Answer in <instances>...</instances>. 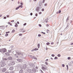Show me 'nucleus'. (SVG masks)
<instances>
[{
	"mask_svg": "<svg viewBox=\"0 0 73 73\" xmlns=\"http://www.w3.org/2000/svg\"><path fill=\"white\" fill-rule=\"evenodd\" d=\"M51 56H52V57H54V55L52 54L51 55Z\"/></svg>",
	"mask_w": 73,
	"mask_h": 73,
	"instance_id": "3c124183",
	"label": "nucleus"
},
{
	"mask_svg": "<svg viewBox=\"0 0 73 73\" xmlns=\"http://www.w3.org/2000/svg\"><path fill=\"white\" fill-rule=\"evenodd\" d=\"M9 69L10 70H13L14 69V67L13 66L11 67H10Z\"/></svg>",
	"mask_w": 73,
	"mask_h": 73,
	"instance_id": "4468645a",
	"label": "nucleus"
},
{
	"mask_svg": "<svg viewBox=\"0 0 73 73\" xmlns=\"http://www.w3.org/2000/svg\"><path fill=\"white\" fill-rule=\"evenodd\" d=\"M7 70V69L5 68H3L2 69V72H5Z\"/></svg>",
	"mask_w": 73,
	"mask_h": 73,
	"instance_id": "9d476101",
	"label": "nucleus"
},
{
	"mask_svg": "<svg viewBox=\"0 0 73 73\" xmlns=\"http://www.w3.org/2000/svg\"><path fill=\"white\" fill-rule=\"evenodd\" d=\"M33 71V73H36V72H37V70L35 68H33L32 69Z\"/></svg>",
	"mask_w": 73,
	"mask_h": 73,
	"instance_id": "423d86ee",
	"label": "nucleus"
},
{
	"mask_svg": "<svg viewBox=\"0 0 73 73\" xmlns=\"http://www.w3.org/2000/svg\"><path fill=\"white\" fill-rule=\"evenodd\" d=\"M58 12L59 13H61V10H59Z\"/></svg>",
	"mask_w": 73,
	"mask_h": 73,
	"instance_id": "a19ab883",
	"label": "nucleus"
},
{
	"mask_svg": "<svg viewBox=\"0 0 73 73\" xmlns=\"http://www.w3.org/2000/svg\"><path fill=\"white\" fill-rule=\"evenodd\" d=\"M49 44H50V43L49 42H48L46 43V44L47 45H49Z\"/></svg>",
	"mask_w": 73,
	"mask_h": 73,
	"instance_id": "bb28decb",
	"label": "nucleus"
},
{
	"mask_svg": "<svg viewBox=\"0 0 73 73\" xmlns=\"http://www.w3.org/2000/svg\"><path fill=\"white\" fill-rule=\"evenodd\" d=\"M17 66L18 70H20V69H23L24 70H27L28 69H29L30 68L26 64L23 65V66L20 64H18Z\"/></svg>",
	"mask_w": 73,
	"mask_h": 73,
	"instance_id": "f257e3e1",
	"label": "nucleus"
},
{
	"mask_svg": "<svg viewBox=\"0 0 73 73\" xmlns=\"http://www.w3.org/2000/svg\"><path fill=\"white\" fill-rule=\"evenodd\" d=\"M33 15V13H30V15H31V16H32V15Z\"/></svg>",
	"mask_w": 73,
	"mask_h": 73,
	"instance_id": "680f3d73",
	"label": "nucleus"
},
{
	"mask_svg": "<svg viewBox=\"0 0 73 73\" xmlns=\"http://www.w3.org/2000/svg\"><path fill=\"white\" fill-rule=\"evenodd\" d=\"M17 26H18L17 24H16L15 25V27H17Z\"/></svg>",
	"mask_w": 73,
	"mask_h": 73,
	"instance_id": "37998d69",
	"label": "nucleus"
},
{
	"mask_svg": "<svg viewBox=\"0 0 73 73\" xmlns=\"http://www.w3.org/2000/svg\"><path fill=\"white\" fill-rule=\"evenodd\" d=\"M46 27H49V25L46 24Z\"/></svg>",
	"mask_w": 73,
	"mask_h": 73,
	"instance_id": "864d4df0",
	"label": "nucleus"
},
{
	"mask_svg": "<svg viewBox=\"0 0 73 73\" xmlns=\"http://www.w3.org/2000/svg\"><path fill=\"white\" fill-rule=\"evenodd\" d=\"M37 50H38V49H37V48H35L34 49V50H35V51Z\"/></svg>",
	"mask_w": 73,
	"mask_h": 73,
	"instance_id": "58836bf2",
	"label": "nucleus"
},
{
	"mask_svg": "<svg viewBox=\"0 0 73 73\" xmlns=\"http://www.w3.org/2000/svg\"><path fill=\"white\" fill-rule=\"evenodd\" d=\"M27 25V23H25V24H23V25H24V26H25V25Z\"/></svg>",
	"mask_w": 73,
	"mask_h": 73,
	"instance_id": "09e8293b",
	"label": "nucleus"
},
{
	"mask_svg": "<svg viewBox=\"0 0 73 73\" xmlns=\"http://www.w3.org/2000/svg\"><path fill=\"white\" fill-rule=\"evenodd\" d=\"M57 56L58 57H60L61 56V55H60V54H58L57 55Z\"/></svg>",
	"mask_w": 73,
	"mask_h": 73,
	"instance_id": "f704fd0d",
	"label": "nucleus"
},
{
	"mask_svg": "<svg viewBox=\"0 0 73 73\" xmlns=\"http://www.w3.org/2000/svg\"><path fill=\"white\" fill-rule=\"evenodd\" d=\"M23 73V70L22 69L20 70L19 71V73Z\"/></svg>",
	"mask_w": 73,
	"mask_h": 73,
	"instance_id": "aec40b11",
	"label": "nucleus"
},
{
	"mask_svg": "<svg viewBox=\"0 0 73 73\" xmlns=\"http://www.w3.org/2000/svg\"><path fill=\"white\" fill-rule=\"evenodd\" d=\"M66 66L67 67V70H68V65H66Z\"/></svg>",
	"mask_w": 73,
	"mask_h": 73,
	"instance_id": "cd10ccee",
	"label": "nucleus"
},
{
	"mask_svg": "<svg viewBox=\"0 0 73 73\" xmlns=\"http://www.w3.org/2000/svg\"><path fill=\"white\" fill-rule=\"evenodd\" d=\"M2 53H5L7 52V50L5 48H3L2 49Z\"/></svg>",
	"mask_w": 73,
	"mask_h": 73,
	"instance_id": "ddd939ff",
	"label": "nucleus"
},
{
	"mask_svg": "<svg viewBox=\"0 0 73 73\" xmlns=\"http://www.w3.org/2000/svg\"><path fill=\"white\" fill-rule=\"evenodd\" d=\"M38 37H41V35L40 34H39L38 35Z\"/></svg>",
	"mask_w": 73,
	"mask_h": 73,
	"instance_id": "473e14b6",
	"label": "nucleus"
},
{
	"mask_svg": "<svg viewBox=\"0 0 73 73\" xmlns=\"http://www.w3.org/2000/svg\"><path fill=\"white\" fill-rule=\"evenodd\" d=\"M35 16L37 17V16H38V14H37V13H36L35 15Z\"/></svg>",
	"mask_w": 73,
	"mask_h": 73,
	"instance_id": "49530a36",
	"label": "nucleus"
},
{
	"mask_svg": "<svg viewBox=\"0 0 73 73\" xmlns=\"http://www.w3.org/2000/svg\"><path fill=\"white\" fill-rule=\"evenodd\" d=\"M29 65L31 68H34L35 66V64H29Z\"/></svg>",
	"mask_w": 73,
	"mask_h": 73,
	"instance_id": "9b49d317",
	"label": "nucleus"
},
{
	"mask_svg": "<svg viewBox=\"0 0 73 73\" xmlns=\"http://www.w3.org/2000/svg\"><path fill=\"white\" fill-rule=\"evenodd\" d=\"M8 24H11V22H8Z\"/></svg>",
	"mask_w": 73,
	"mask_h": 73,
	"instance_id": "338daca9",
	"label": "nucleus"
},
{
	"mask_svg": "<svg viewBox=\"0 0 73 73\" xmlns=\"http://www.w3.org/2000/svg\"><path fill=\"white\" fill-rule=\"evenodd\" d=\"M13 54H14V55H15V56H15L16 58H19V57H20L19 56L20 55V54H21V52H17L16 51H13Z\"/></svg>",
	"mask_w": 73,
	"mask_h": 73,
	"instance_id": "f03ea898",
	"label": "nucleus"
},
{
	"mask_svg": "<svg viewBox=\"0 0 73 73\" xmlns=\"http://www.w3.org/2000/svg\"><path fill=\"white\" fill-rule=\"evenodd\" d=\"M39 9H40V7H37L36 8V11H37V12H38V11H39Z\"/></svg>",
	"mask_w": 73,
	"mask_h": 73,
	"instance_id": "6ab92c4d",
	"label": "nucleus"
},
{
	"mask_svg": "<svg viewBox=\"0 0 73 73\" xmlns=\"http://www.w3.org/2000/svg\"><path fill=\"white\" fill-rule=\"evenodd\" d=\"M35 50L34 49H33L32 50H31V52H33Z\"/></svg>",
	"mask_w": 73,
	"mask_h": 73,
	"instance_id": "69168bd1",
	"label": "nucleus"
},
{
	"mask_svg": "<svg viewBox=\"0 0 73 73\" xmlns=\"http://www.w3.org/2000/svg\"><path fill=\"white\" fill-rule=\"evenodd\" d=\"M3 60H5V61H7L8 60V59L5 58H3Z\"/></svg>",
	"mask_w": 73,
	"mask_h": 73,
	"instance_id": "5701e85b",
	"label": "nucleus"
},
{
	"mask_svg": "<svg viewBox=\"0 0 73 73\" xmlns=\"http://www.w3.org/2000/svg\"><path fill=\"white\" fill-rule=\"evenodd\" d=\"M47 33H48L49 32V30H47V31H46Z\"/></svg>",
	"mask_w": 73,
	"mask_h": 73,
	"instance_id": "4c0bfd02",
	"label": "nucleus"
},
{
	"mask_svg": "<svg viewBox=\"0 0 73 73\" xmlns=\"http://www.w3.org/2000/svg\"><path fill=\"white\" fill-rule=\"evenodd\" d=\"M0 52L1 53H3V51H2V49H0Z\"/></svg>",
	"mask_w": 73,
	"mask_h": 73,
	"instance_id": "ea45409f",
	"label": "nucleus"
},
{
	"mask_svg": "<svg viewBox=\"0 0 73 73\" xmlns=\"http://www.w3.org/2000/svg\"><path fill=\"white\" fill-rule=\"evenodd\" d=\"M27 72H29V73H33V70H32L29 69L27 70Z\"/></svg>",
	"mask_w": 73,
	"mask_h": 73,
	"instance_id": "39448f33",
	"label": "nucleus"
},
{
	"mask_svg": "<svg viewBox=\"0 0 73 73\" xmlns=\"http://www.w3.org/2000/svg\"><path fill=\"white\" fill-rule=\"evenodd\" d=\"M42 11H44V9H42Z\"/></svg>",
	"mask_w": 73,
	"mask_h": 73,
	"instance_id": "0e129e2a",
	"label": "nucleus"
},
{
	"mask_svg": "<svg viewBox=\"0 0 73 73\" xmlns=\"http://www.w3.org/2000/svg\"><path fill=\"white\" fill-rule=\"evenodd\" d=\"M19 36H23V34H19Z\"/></svg>",
	"mask_w": 73,
	"mask_h": 73,
	"instance_id": "72a5a7b5",
	"label": "nucleus"
},
{
	"mask_svg": "<svg viewBox=\"0 0 73 73\" xmlns=\"http://www.w3.org/2000/svg\"><path fill=\"white\" fill-rule=\"evenodd\" d=\"M68 60H70V57H68L67 58Z\"/></svg>",
	"mask_w": 73,
	"mask_h": 73,
	"instance_id": "de8ad7c7",
	"label": "nucleus"
},
{
	"mask_svg": "<svg viewBox=\"0 0 73 73\" xmlns=\"http://www.w3.org/2000/svg\"><path fill=\"white\" fill-rule=\"evenodd\" d=\"M47 5V4L46 3L45 4H44V6H46Z\"/></svg>",
	"mask_w": 73,
	"mask_h": 73,
	"instance_id": "e2e57ef3",
	"label": "nucleus"
},
{
	"mask_svg": "<svg viewBox=\"0 0 73 73\" xmlns=\"http://www.w3.org/2000/svg\"><path fill=\"white\" fill-rule=\"evenodd\" d=\"M8 60H12V57L9 56L7 58Z\"/></svg>",
	"mask_w": 73,
	"mask_h": 73,
	"instance_id": "2eb2a0df",
	"label": "nucleus"
},
{
	"mask_svg": "<svg viewBox=\"0 0 73 73\" xmlns=\"http://www.w3.org/2000/svg\"><path fill=\"white\" fill-rule=\"evenodd\" d=\"M8 36V34H6L5 35V36L6 37H7V36Z\"/></svg>",
	"mask_w": 73,
	"mask_h": 73,
	"instance_id": "e433bc0d",
	"label": "nucleus"
},
{
	"mask_svg": "<svg viewBox=\"0 0 73 73\" xmlns=\"http://www.w3.org/2000/svg\"><path fill=\"white\" fill-rule=\"evenodd\" d=\"M68 20H69V17H67V18L66 19V22H68Z\"/></svg>",
	"mask_w": 73,
	"mask_h": 73,
	"instance_id": "412c9836",
	"label": "nucleus"
},
{
	"mask_svg": "<svg viewBox=\"0 0 73 73\" xmlns=\"http://www.w3.org/2000/svg\"><path fill=\"white\" fill-rule=\"evenodd\" d=\"M38 25L40 27H41V25L40 24H39Z\"/></svg>",
	"mask_w": 73,
	"mask_h": 73,
	"instance_id": "13d9d810",
	"label": "nucleus"
},
{
	"mask_svg": "<svg viewBox=\"0 0 73 73\" xmlns=\"http://www.w3.org/2000/svg\"><path fill=\"white\" fill-rule=\"evenodd\" d=\"M21 5H23V2H21Z\"/></svg>",
	"mask_w": 73,
	"mask_h": 73,
	"instance_id": "4d7b16f0",
	"label": "nucleus"
},
{
	"mask_svg": "<svg viewBox=\"0 0 73 73\" xmlns=\"http://www.w3.org/2000/svg\"><path fill=\"white\" fill-rule=\"evenodd\" d=\"M29 56H30L32 59H35V60H37V58H36L34 56H33L32 55H29Z\"/></svg>",
	"mask_w": 73,
	"mask_h": 73,
	"instance_id": "20e7f679",
	"label": "nucleus"
},
{
	"mask_svg": "<svg viewBox=\"0 0 73 73\" xmlns=\"http://www.w3.org/2000/svg\"><path fill=\"white\" fill-rule=\"evenodd\" d=\"M45 64H46V65H48V62H45Z\"/></svg>",
	"mask_w": 73,
	"mask_h": 73,
	"instance_id": "8fccbe9b",
	"label": "nucleus"
},
{
	"mask_svg": "<svg viewBox=\"0 0 73 73\" xmlns=\"http://www.w3.org/2000/svg\"><path fill=\"white\" fill-rule=\"evenodd\" d=\"M4 66H5V63H3L1 64V66L3 67Z\"/></svg>",
	"mask_w": 73,
	"mask_h": 73,
	"instance_id": "f3484780",
	"label": "nucleus"
},
{
	"mask_svg": "<svg viewBox=\"0 0 73 73\" xmlns=\"http://www.w3.org/2000/svg\"><path fill=\"white\" fill-rule=\"evenodd\" d=\"M41 13H42L41 12H40L39 13V15H41Z\"/></svg>",
	"mask_w": 73,
	"mask_h": 73,
	"instance_id": "052dcab7",
	"label": "nucleus"
},
{
	"mask_svg": "<svg viewBox=\"0 0 73 73\" xmlns=\"http://www.w3.org/2000/svg\"><path fill=\"white\" fill-rule=\"evenodd\" d=\"M42 69L43 70H44V71H46V70H48V69H47V68H43Z\"/></svg>",
	"mask_w": 73,
	"mask_h": 73,
	"instance_id": "a211bd4d",
	"label": "nucleus"
},
{
	"mask_svg": "<svg viewBox=\"0 0 73 73\" xmlns=\"http://www.w3.org/2000/svg\"><path fill=\"white\" fill-rule=\"evenodd\" d=\"M14 20H13L11 21V22L12 23H13L14 22Z\"/></svg>",
	"mask_w": 73,
	"mask_h": 73,
	"instance_id": "bf43d9fd",
	"label": "nucleus"
},
{
	"mask_svg": "<svg viewBox=\"0 0 73 73\" xmlns=\"http://www.w3.org/2000/svg\"><path fill=\"white\" fill-rule=\"evenodd\" d=\"M70 63H71V64H73V61H72L70 62Z\"/></svg>",
	"mask_w": 73,
	"mask_h": 73,
	"instance_id": "5fc2aeb1",
	"label": "nucleus"
},
{
	"mask_svg": "<svg viewBox=\"0 0 73 73\" xmlns=\"http://www.w3.org/2000/svg\"><path fill=\"white\" fill-rule=\"evenodd\" d=\"M8 52L9 53H11L12 52V50H8Z\"/></svg>",
	"mask_w": 73,
	"mask_h": 73,
	"instance_id": "4be33fe9",
	"label": "nucleus"
},
{
	"mask_svg": "<svg viewBox=\"0 0 73 73\" xmlns=\"http://www.w3.org/2000/svg\"><path fill=\"white\" fill-rule=\"evenodd\" d=\"M21 55L22 56H21V58H25L27 57V54H24V53L22 54Z\"/></svg>",
	"mask_w": 73,
	"mask_h": 73,
	"instance_id": "7ed1b4c3",
	"label": "nucleus"
},
{
	"mask_svg": "<svg viewBox=\"0 0 73 73\" xmlns=\"http://www.w3.org/2000/svg\"><path fill=\"white\" fill-rule=\"evenodd\" d=\"M10 73H15V71H12L10 72Z\"/></svg>",
	"mask_w": 73,
	"mask_h": 73,
	"instance_id": "393cba45",
	"label": "nucleus"
},
{
	"mask_svg": "<svg viewBox=\"0 0 73 73\" xmlns=\"http://www.w3.org/2000/svg\"><path fill=\"white\" fill-rule=\"evenodd\" d=\"M2 27V28H3V29H4V27L3 26H0V27L1 28V27Z\"/></svg>",
	"mask_w": 73,
	"mask_h": 73,
	"instance_id": "c9c22d12",
	"label": "nucleus"
},
{
	"mask_svg": "<svg viewBox=\"0 0 73 73\" xmlns=\"http://www.w3.org/2000/svg\"><path fill=\"white\" fill-rule=\"evenodd\" d=\"M62 67H65V65L64 64H62Z\"/></svg>",
	"mask_w": 73,
	"mask_h": 73,
	"instance_id": "a18cd8bd",
	"label": "nucleus"
},
{
	"mask_svg": "<svg viewBox=\"0 0 73 73\" xmlns=\"http://www.w3.org/2000/svg\"><path fill=\"white\" fill-rule=\"evenodd\" d=\"M69 24H68V23L67 25V27H66V28H67L68 27H69Z\"/></svg>",
	"mask_w": 73,
	"mask_h": 73,
	"instance_id": "c756f323",
	"label": "nucleus"
},
{
	"mask_svg": "<svg viewBox=\"0 0 73 73\" xmlns=\"http://www.w3.org/2000/svg\"><path fill=\"white\" fill-rule=\"evenodd\" d=\"M17 60L18 62H22V59L20 58H18L17 59Z\"/></svg>",
	"mask_w": 73,
	"mask_h": 73,
	"instance_id": "f8f14e48",
	"label": "nucleus"
},
{
	"mask_svg": "<svg viewBox=\"0 0 73 73\" xmlns=\"http://www.w3.org/2000/svg\"><path fill=\"white\" fill-rule=\"evenodd\" d=\"M66 66L67 67V70H68V65H66Z\"/></svg>",
	"mask_w": 73,
	"mask_h": 73,
	"instance_id": "c85d7f7f",
	"label": "nucleus"
},
{
	"mask_svg": "<svg viewBox=\"0 0 73 73\" xmlns=\"http://www.w3.org/2000/svg\"><path fill=\"white\" fill-rule=\"evenodd\" d=\"M21 32H25V31H24V29H23L21 30Z\"/></svg>",
	"mask_w": 73,
	"mask_h": 73,
	"instance_id": "b1692460",
	"label": "nucleus"
},
{
	"mask_svg": "<svg viewBox=\"0 0 73 73\" xmlns=\"http://www.w3.org/2000/svg\"><path fill=\"white\" fill-rule=\"evenodd\" d=\"M5 73H9V72H6Z\"/></svg>",
	"mask_w": 73,
	"mask_h": 73,
	"instance_id": "774afa93",
	"label": "nucleus"
},
{
	"mask_svg": "<svg viewBox=\"0 0 73 73\" xmlns=\"http://www.w3.org/2000/svg\"><path fill=\"white\" fill-rule=\"evenodd\" d=\"M23 8V6L22 5H19L18 7H17L15 9H16V10H17L18 9H19V8Z\"/></svg>",
	"mask_w": 73,
	"mask_h": 73,
	"instance_id": "6e6552de",
	"label": "nucleus"
},
{
	"mask_svg": "<svg viewBox=\"0 0 73 73\" xmlns=\"http://www.w3.org/2000/svg\"><path fill=\"white\" fill-rule=\"evenodd\" d=\"M37 46H38V48H40V43L38 44Z\"/></svg>",
	"mask_w": 73,
	"mask_h": 73,
	"instance_id": "a878e982",
	"label": "nucleus"
},
{
	"mask_svg": "<svg viewBox=\"0 0 73 73\" xmlns=\"http://www.w3.org/2000/svg\"><path fill=\"white\" fill-rule=\"evenodd\" d=\"M41 33L43 34H44V35H45V33L43 32H41Z\"/></svg>",
	"mask_w": 73,
	"mask_h": 73,
	"instance_id": "79ce46f5",
	"label": "nucleus"
},
{
	"mask_svg": "<svg viewBox=\"0 0 73 73\" xmlns=\"http://www.w3.org/2000/svg\"><path fill=\"white\" fill-rule=\"evenodd\" d=\"M42 69H44V68H47V67H46V66L45 65H44V64H42Z\"/></svg>",
	"mask_w": 73,
	"mask_h": 73,
	"instance_id": "1a4fd4ad",
	"label": "nucleus"
},
{
	"mask_svg": "<svg viewBox=\"0 0 73 73\" xmlns=\"http://www.w3.org/2000/svg\"><path fill=\"white\" fill-rule=\"evenodd\" d=\"M58 58L56 56L55 57V58H54V60H57Z\"/></svg>",
	"mask_w": 73,
	"mask_h": 73,
	"instance_id": "2f4dec72",
	"label": "nucleus"
},
{
	"mask_svg": "<svg viewBox=\"0 0 73 73\" xmlns=\"http://www.w3.org/2000/svg\"><path fill=\"white\" fill-rule=\"evenodd\" d=\"M4 19H7V17H3Z\"/></svg>",
	"mask_w": 73,
	"mask_h": 73,
	"instance_id": "603ef678",
	"label": "nucleus"
},
{
	"mask_svg": "<svg viewBox=\"0 0 73 73\" xmlns=\"http://www.w3.org/2000/svg\"><path fill=\"white\" fill-rule=\"evenodd\" d=\"M5 54L6 55V56H10V54H9V53L8 52H6L5 53Z\"/></svg>",
	"mask_w": 73,
	"mask_h": 73,
	"instance_id": "dca6fc26",
	"label": "nucleus"
},
{
	"mask_svg": "<svg viewBox=\"0 0 73 73\" xmlns=\"http://www.w3.org/2000/svg\"><path fill=\"white\" fill-rule=\"evenodd\" d=\"M10 33V32H9V31H8V32H6V33L7 34V33Z\"/></svg>",
	"mask_w": 73,
	"mask_h": 73,
	"instance_id": "c03bdc74",
	"label": "nucleus"
},
{
	"mask_svg": "<svg viewBox=\"0 0 73 73\" xmlns=\"http://www.w3.org/2000/svg\"><path fill=\"white\" fill-rule=\"evenodd\" d=\"M40 72L41 73H43V72L42 71V70H40Z\"/></svg>",
	"mask_w": 73,
	"mask_h": 73,
	"instance_id": "6e6d98bb",
	"label": "nucleus"
},
{
	"mask_svg": "<svg viewBox=\"0 0 73 73\" xmlns=\"http://www.w3.org/2000/svg\"><path fill=\"white\" fill-rule=\"evenodd\" d=\"M15 32V30H13L12 31V33H14Z\"/></svg>",
	"mask_w": 73,
	"mask_h": 73,
	"instance_id": "7c9ffc66",
	"label": "nucleus"
},
{
	"mask_svg": "<svg viewBox=\"0 0 73 73\" xmlns=\"http://www.w3.org/2000/svg\"><path fill=\"white\" fill-rule=\"evenodd\" d=\"M11 64H9L8 65H9V66H11V65H14V64H15V61H12L11 62Z\"/></svg>",
	"mask_w": 73,
	"mask_h": 73,
	"instance_id": "0eeeda50",
	"label": "nucleus"
}]
</instances>
